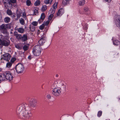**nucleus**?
<instances>
[{
  "label": "nucleus",
  "instance_id": "1",
  "mask_svg": "<svg viewBox=\"0 0 120 120\" xmlns=\"http://www.w3.org/2000/svg\"><path fill=\"white\" fill-rule=\"evenodd\" d=\"M29 108L28 105L26 104H22L17 107L16 113L18 116L20 118L27 119L30 118L32 116Z\"/></svg>",
  "mask_w": 120,
  "mask_h": 120
},
{
  "label": "nucleus",
  "instance_id": "2",
  "mask_svg": "<svg viewBox=\"0 0 120 120\" xmlns=\"http://www.w3.org/2000/svg\"><path fill=\"white\" fill-rule=\"evenodd\" d=\"M14 35L17 39L20 40L22 41L25 42L28 39L27 34H24L22 36L21 34H18L16 31H15L14 33Z\"/></svg>",
  "mask_w": 120,
  "mask_h": 120
},
{
  "label": "nucleus",
  "instance_id": "3",
  "mask_svg": "<svg viewBox=\"0 0 120 120\" xmlns=\"http://www.w3.org/2000/svg\"><path fill=\"white\" fill-rule=\"evenodd\" d=\"M41 50L40 47L38 45L35 46L32 49V52L33 54L36 56H39L41 54Z\"/></svg>",
  "mask_w": 120,
  "mask_h": 120
},
{
  "label": "nucleus",
  "instance_id": "4",
  "mask_svg": "<svg viewBox=\"0 0 120 120\" xmlns=\"http://www.w3.org/2000/svg\"><path fill=\"white\" fill-rule=\"evenodd\" d=\"M15 70L18 74L21 73L24 70V67L23 64L21 63H18L15 66Z\"/></svg>",
  "mask_w": 120,
  "mask_h": 120
},
{
  "label": "nucleus",
  "instance_id": "5",
  "mask_svg": "<svg viewBox=\"0 0 120 120\" xmlns=\"http://www.w3.org/2000/svg\"><path fill=\"white\" fill-rule=\"evenodd\" d=\"M10 43V41L6 39L4 37L0 38V45L7 47L9 45Z\"/></svg>",
  "mask_w": 120,
  "mask_h": 120
},
{
  "label": "nucleus",
  "instance_id": "6",
  "mask_svg": "<svg viewBox=\"0 0 120 120\" xmlns=\"http://www.w3.org/2000/svg\"><path fill=\"white\" fill-rule=\"evenodd\" d=\"M61 90V88L55 87L53 89L52 93L55 96H58L60 94Z\"/></svg>",
  "mask_w": 120,
  "mask_h": 120
},
{
  "label": "nucleus",
  "instance_id": "7",
  "mask_svg": "<svg viewBox=\"0 0 120 120\" xmlns=\"http://www.w3.org/2000/svg\"><path fill=\"white\" fill-rule=\"evenodd\" d=\"M0 31L1 33L3 34H8L7 30L6 24H3L0 26Z\"/></svg>",
  "mask_w": 120,
  "mask_h": 120
},
{
  "label": "nucleus",
  "instance_id": "8",
  "mask_svg": "<svg viewBox=\"0 0 120 120\" xmlns=\"http://www.w3.org/2000/svg\"><path fill=\"white\" fill-rule=\"evenodd\" d=\"M5 80H11L12 79V76L11 73L9 71L4 72Z\"/></svg>",
  "mask_w": 120,
  "mask_h": 120
},
{
  "label": "nucleus",
  "instance_id": "9",
  "mask_svg": "<svg viewBox=\"0 0 120 120\" xmlns=\"http://www.w3.org/2000/svg\"><path fill=\"white\" fill-rule=\"evenodd\" d=\"M6 1L4 2V7L6 9H11L12 6V4L8 0H6Z\"/></svg>",
  "mask_w": 120,
  "mask_h": 120
},
{
  "label": "nucleus",
  "instance_id": "10",
  "mask_svg": "<svg viewBox=\"0 0 120 120\" xmlns=\"http://www.w3.org/2000/svg\"><path fill=\"white\" fill-rule=\"evenodd\" d=\"M11 58V56L10 54L8 53H6L3 55V57L1 59H3L8 61Z\"/></svg>",
  "mask_w": 120,
  "mask_h": 120
},
{
  "label": "nucleus",
  "instance_id": "11",
  "mask_svg": "<svg viewBox=\"0 0 120 120\" xmlns=\"http://www.w3.org/2000/svg\"><path fill=\"white\" fill-rule=\"evenodd\" d=\"M37 103V101L36 99H32L30 101L29 105L31 107L34 108L36 106Z\"/></svg>",
  "mask_w": 120,
  "mask_h": 120
},
{
  "label": "nucleus",
  "instance_id": "12",
  "mask_svg": "<svg viewBox=\"0 0 120 120\" xmlns=\"http://www.w3.org/2000/svg\"><path fill=\"white\" fill-rule=\"evenodd\" d=\"M46 40V38L45 36L42 37L38 41V42L40 46L43 45Z\"/></svg>",
  "mask_w": 120,
  "mask_h": 120
},
{
  "label": "nucleus",
  "instance_id": "13",
  "mask_svg": "<svg viewBox=\"0 0 120 120\" xmlns=\"http://www.w3.org/2000/svg\"><path fill=\"white\" fill-rule=\"evenodd\" d=\"M115 22L116 26L120 28V17H117L116 19Z\"/></svg>",
  "mask_w": 120,
  "mask_h": 120
},
{
  "label": "nucleus",
  "instance_id": "14",
  "mask_svg": "<svg viewBox=\"0 0 120 120\" xmlns=\"http://www.w3.org/2000/svg\"><path fill=\"white\" fill-rule=\"evenodd\" d=\"M5 80L4 72L0 74V81H3Z\"/></svg>",
  "mask_w": 120,
  "mask_h": 120
},
{
  "label": "nucleus",
  "instance_id": "15",
  "mask_svg": "<svg viewBox=\"0 0 120 120\" xmlns=\"http://www.w3.org/2000/svg\"><path fill=\"white\" fill-rule=\"evenodd\" d=\"M64 13V10L62 8H61L58 11L57 13V15L58 16H61Z\"/></svg>",
  "mask_w": 120,
  "mask_h": 120
},
{
  "label": "nucleus",
  "instance_id": "16",
  "mask_svg": "<svg viewBox=\"0 0 120 120\" xmlns=\"http://www.w3.org/2000/svg\"><path fill=\"white\" fill-rule=\"evenodd\" d=\"M84 13L86 14H88L90 13L89 8L87 7H86L84 8Z\"/></svg>",
  "mask_w": 120,
  "mask_h": 120
},
{
  "label": "nucleus",
  "instance_id": "17",
  "mask_svg": "<svg viewBox=\"0 0 120 120\" xmlns=\"http://www.w3.org/2000/svg\"><path fill=\"white\" fill-rule=\"evenodd\" d=\"M10 21V19L8 17H6L4 19V21L6 23H9Z\"/></svg>",
  "mask_w": 120,
  "mask_h": 120
},
{
  "label": "nucleus",
  "instance_id": "18",
  "mask_svg": "<svg viewBox=\"0 0 120 120\" xmlns=\"http://www.w3.org/2000/svg\"><path fill=\"white\" fill-rule=\"evenodd\" d=\"M18 31L20 33H23L25 31L24 29L22 28H17Z\"/></svg>",
  "mask_w": 120,
  "mask_h": 120
},
{
  "label": "nucleus",
  "instance_id": "19",
  "mask_svg": "<svg viewBox=\"0 0 120 120\" xmlns=\"http://www.w3.org/2000/svg\"><path fill=\"white\" fill-rule=\"evenodd\" d=\"M113 44L116 46L119 45L120 44V42L117 40H115L113 41Z\"/></svg>",
  "mask_w": 120,
  "mask_h": 120
},
{
  "label": "nucleus",
  "instance_id": "20",
  "mask_svg": "<svg viewBox=\"0 0 120 120\" xmlns=\"http://www.w3.org/2000/svg\"><path fill=\"white\" fill-rule=\"evenodd\" d=\"M19 22L22 25H23L25 24L24 20L22 18H21L19 19Z\"/></svg>",
  "mask_w": 120,
  "mask_h": 120
},
{
  "label": "nucleus",
  "instance_id": "21",
  "mask_svg": "<svg viewBox=\"0 0 120 120\" xmlns=\"http://www.w3.org/2000/svg\"><path fill=\"white\" fill-rule=\"evenodd\" d=\"M47 9V6L45 5H43L41 8V11H45Z\"/></svg>",
  "mask_w": 120,
  "mask_h": 120
},
{
  "label": "nucleus",
  "instance_id": "22",
  "mask_svg": "<svg viewBox=\"0 0 120 120\" xmlns=\"http://www.w3.org/2000/svg\"><path fill=\"white\" fill-rule=\"evenodd\" d=\"M85 3V0H82L79 2V4L80 6L84 5Z\"/></svg>",
  "mask_w": 120,
  "mask_h": 120
},
{
  "label": "nucleus",
  "instance_id": "23",
  "mask_svg": "<svg viewBox=\"0 0 120 120\" xmlns=\"http://www.w3.org/2000/svg\"><path fill=\"white\" fill-rule=\"evenodd\" d=\"M69 0H63L62 3L63 4L65 5H66L67 4H68Z\"/></svg>",
  "mask_w": 120,
  "mask_h": 120
},
{
  "label": "nucleus",
  "instance_id": "24",
  "mask_svg": "<svg viewBox=\"0 0 120 120\" xmlns=\"http://www.w3.org/2000/svg\"><path fill=\"white\" fill-rule=\"evenodd\" d=\"M53 0H45L44 1L45 3L46 4H51V2Z\"/></svg>",
  "mask_w": 120,
  "mask_h": 120
},
{
  "label": "nucleus",
  "instance_id": "25",
  "mask_svg": "<svg viewBox=\"0 0 120 120\" xmlns=\"http://www.w3.org/2000/svg\"><path fill=\"white\" fill-rule=\"evenodd\" d=\"M21 15V14L20 13H16L17 18L15 19V20H18V19L20 18Z\"/></svg>",
  "mask_w": 120,
  "mask_h": 120
},
{
  "label": "nucleus",
  "instance_id": "26",
  "mask_svg": "<svg viewBox=\"0 0 120 120\" xmlns=\"http://www.w3.org/2000/svg\"><path fill=\"white\" fill-rule=\"evenodd\" d=\"M12 65V63L10 62H8L7 63L6 67L8 68H10L11 66Z\"/></svg>",
  "mask_w": 120,
  "mask_h": 120
},
{
  "label": "nucleus",
  "instance_id": "27",
  "mask_svg": "<svg viewBox=\"0 0 120 120\" xmlns=\"http://www.w3.org/2000/svg\"><path fill=\"white\" fill-rule=\"evenodd\" d=\"M40 3V2L39 0H37L34 3V5L35 6H38L39 5Z\"/></svg>",
  "mask_w": 120,
  "mask_h": 120
},
{
  "label": "nucleus",
  "instance_id": "28",
  "mask_svg": "<svg viewBox=\"0 0 120 120\" xmlns=\"http://www.w3.org/2000/svg\"><path fill=\"white\" fill-rule=\"evenodd\" d=\"M53 7L54 9L52 10H52V13H54L55 9L57 7V5L56 4L55 5V4H54L53 5Z\"/></svg>",
  "mask_w": 120,
  "mask_h": 120
},
{
  "label": "nucleus",
  "instance_id": "29",
  "mask_svg": "<svg viewBox=\"0 0 120 120\" xmlns=\"http://www.w3.org/2000/svg\"><path fill=\"white\" fill-rule=\"evenodd\" d=\"M7 9L8 10L7 11V14L9 15H11L12 13L11 11L9 9Z\"/></svg>",
  "mask_w": 120,
  "mask_h": 120
},
{
  "label": "nucleus",
  "instance_id": "30",
  "mask_svg": "<svg viewBox=\"0 0 120 120\" xmlns=\"http://www.w3.org/2000/svg\"><path fill=\"white\" fill-rule=\"evenodd\" d=\"M23 49L24 51H26L28 49V46L26 45H25L23 47Z\"/></svg>",
  "mask_w": 120,
  "mask_h": 120
},
{
  "label": "nucleus",
  "instance_id": "31",
  "mask_svg": "<svg viewBox=\"0 0 120 120\" xmlns=\"http://www.w3.org/2000/svg\"><path fill=\"white\" fill-rule=\"evenodd\" d=\"M31 3L30 0H27L26 1V5L28 6H30Z\"/></svg>",
  "mask_w": 120,
  "mask_h": 120
},
{
  "label": "nucleus",
  "instance_id": "32",
  "mask_svg": "<svg viewBox=\"0 0 120 120\" xmlns=\"http://www.w3.org/2000/svg\"><path fill=\"white\" fill-rule=\"evenodd\" d=\"M30 30L31 31L33 32L34 31L35 29V27L33 26H30Z\"/></svg>",
  "mask_w": 120,
  "mask_h": 120
},
{
  "label": "nucleus",
  "instance_id": "33",
  "mask_svg": "<svg viewBox=\"0 0 120 120\" xmlns=\"http://www.w3.org/2000/svg\"><path fill=\"white\" fill-rule=\"evenodd\" d=\"M45 14L44 13H42L41 14V17L40 18H41V19L44 20V19L45 18Z\"/></svg>",
  "mask_w": 120,
  "mask_h": 120
},
{
  "label": "nucleus",
  "instance_id": "34",
  "mask_svg": "<svg viewBox=\"0 0 120 120\" xmlns=\"http://www.w3.org/2000/svg\"><path fill=\"white\" fill-rule=\"evenodd\" d=\"M45 26V24H43L40 26V29L41 30H42L44 29Z\"/></svg>",
  "mask_w": 120,
  "mask_h": 120
},
{
  "label": "nucleus",
  "instance_id": "35",
  "mask_svg": "<svg viewBox=\"0 0 120 120\" xmlns=\"http://www.w3.org/2000/svg\"><path fill=\"white\" fill-rule=\"evenodd\" d=\"M15 47L19 49H22L21 47L18 44L15 45Z\"/></svg>",
  "mask_w": 120,
  "mask_h": 120
},
{
  "label": "nucleus",
  "instance_id": "36",
  "mask_svg": "<svg viewBox=\"0 0 120 120\" xmlns=\"http://www.w3.org/2000/svg\"><path fill=\"white\" fill-rule=\"evenodd\" d=\"M102 114V112L101 111H99L98 112L97 116L98 117H99Z\"/></svg>",
  "mask_w": 120,
  "mask_h": 120
},
{
  "label": "nucleus",
  "instance_id": "37",
  "mask_svg": "<svg viewBox=\"0 0 120 120\" xmlns=\"http://www.w3.org/2000/svg\"><path fill=\"white\" fill-rule=\"evenodd\" d=\"M6 25L7 29V28H8L10 29H11V27L10 24H6Z\"/></svg>",
  "mask_w": 120,
  "mask_h": 120
},
{
  "label": "nucleus",
  "instance_id": "38",
  "mask_svg": "<svg viewBox=\"0 0 120 120\" xmlns=\"http://www.w3.org/2000/svg\"><path fill=\"white\" fill-rule=\"evenodd\" d=\"M11 15L12 18H14L15 19L16 18V14L14 13H12Z\"/></svg>",
  "mask_w": 120,
  "mask_h": 120
},
{
  "label": "nucleus",
  "instance_id": "39",
  "mask_svg": "<svg viewBox=\"0 0 120 120\" xmlns=\"http://www.w3.org/2000/svg\"><path fill=\"white\" fill-rule=\"evenodd\" d=\"M38 22H37L34 21L32 23V24L34 26H37L38 25Z\"/></svg>",
  "mask_w": 120,
  "mask_h": 120
},
{
  "label": "nucleus",
  "instance_id": "40",
  "mask_svg": "<svg viewBox=\"0 0 120 120\" xmlns=\"http://www.w3.org/2000/svg\"><path fill=\"white\" fill-rule=\"evenodd\" d=\"M38 11L37 10L35 9L34 11V14L35 15H36L38 14Z\"/></svg>",
  "mask_w": 120,
  "mask_h": 120
},
{
  "label": "nucleus",
  "instance_id": "41",
  "mask_svg": "<svg viewBox=\"0 0 120 120\" xmlns=\"http://www.w3.org/2000/svg\"><path fill=\"white\" fill-rule=\"evenodd\" d=\"M15 60V58H13L11 60L10 62L12 64L13 63Z\"/></svg>",
  "mask_w": 120,
  "mask_h": 120
},
{
  "label": "nucleus",
  "instance_id": "42",
  "mask_svg": "<svg viewBox=\"0 0 120 120\" xmlns=\"http://www.w3.org/2000/svg\"><path fill=\"white\" fill-rule=\"evenodd\" d=\"M43 19L40 18L38 20V22L39 23H40L43 21Z\"/></svg>",
  "mask_w": 120,
  "mask_h": 120
},
{
  "label": "nucleus",
  "instance_id": "43",
  "mask_svg": "<svg viewBox=\"0 0 120 120\" xmlns=\"http://www.w3.org/2000/svg\"><path fill=\"white\" fill-rule=\"evenodd\" d=\"M53 15L52 14L50 15L48 17L49 19L50 20H51L52 18V17H53Z\"/></svg>",
  "mask_w": 120,
  "mask_h": 120
},
{
  "label": "nucleus",
  "instance_id": "44",
  "mask_svg": "<svg viewBox=\"0 0 120 120\" xmlns=\"http://www.w3.org/2000/svg\"><path fill=\"white\" fill-rule=\"evenodd\" d=\"M62 86H63V89H64V91H66V86H65L64 85V84L63 83H62Z\"/></svg>",
  "mask_w": 120,
  "mask_h": 120
},
{
  "label": "nucleus",
  "instance_id": "45",
  "mask_svg": "<svg viewBox=\"0 0 120 120\" xmlns=\"http://www.w3.org/2000/svg\"><path fill=\"white\" fill-rule=\"evenodd\" d=\"M47 98L48 99H50L51 98V97L50 94H48L47 96Z\"/></svg>",
  "mask_w": 120,
  "mask_h": 120
},
{
  "label": "nucleus",
  "instance_id": "46",
  "mask_svg": "<svg viewBox=\"0 0 120 120\" xmlns=\"http://www.w3.org/2000/svg\"><path fill=\"white\" fill-rule=\"evenodd\" d=\"M10 2H11L13 3H14L16 2V0H10Z\"/></svg>",
  "mask_w": 120,
  "mask_h": 120
},
{
  "label": "nucleus",
  "instance_id": "47",
  "mask_svg": "<svg viewBox=\"0 0 120 120\" xmlns=\"http://www.w3.org/2000/svg\"><path fill=\"white\" fill-rule=\"evenodd\" d=\"M49 20H47L46 22L45 25L47 26L48 25L49 23Z\"/></svg>",
  "mask_w": 120,
  "mask_h": 120
},
{
  "label": "nucleus",
  "instance_id": "48",
  "mask_svg": "<svg viewBox=\"0 0 120 120\" xmlns=\"http://www.w3.org/2000/svg\"><path fill=\"white\" fill-rule=\"evenodd\" d=\"M11 72L13 75H14L15 74V71L14 70H11Z\"/></svg>",
  "mask_w": 120,
  "mask_h": 120
},
{
  "label": "nucleus",
  "instance_id": "49",
  "mask_svg": "<svg viewBox=\"0 0 120 120\" xmlns=\"http://www.w3.org/2000/svg\"><path fill=\"white\" fill-rule=\"evenodd\" d=\"M22 16L24 18L26 17V15L25 13H23Z\"/></svg>",
  "mask_w": 120,
  "mask_h": 120
},
{
  "label": "nucleus",
  "instance_id": "50",
  "mask_svg": "<svg viewBox=\"0 0 120 120\" xmlns=\"http://www.w3.org/2000/svg\"><path fill=\"white\" fill-rule=\"evenodd\" d=\"M32 58V56H29L28 57V58L30 60Z\"/></svg>",
  "mask_w": 120,
  "mask_h": 120
},
{
  "label": "nucleus",
  "instance_id": "51",
  "mask_svg": "<svg viewBox=\"0 0 120 120\" xmlns=\"http://www.w3.org/2000/svg\"><path fill=\"white\" fill-rule=\"evenodd\" d=\"M105 0V1L107 2L108 3H109V2H110L111 1V0Z\"/></svg>",
  "mask_w": 120,
  "mask_h": 120
},
{
  "label": "nucleus",
  "instance_id": "52",
  "mask_svg": "<svg viewBox=\"0 0 120 120\" xmlns=\"http://www.w3.org/2000/svg\"><path fill=\"white\" fill-rule=\"evenodd\" d=\"M2 17L1 15H0V20H1L2 19Z\"/></svg>",
  "mask_w": 120,
  "mask_h": 120
},
{
  "label": "nucleus",
  "instance_id": "53",
  "mask_svg": "<svg viewBox=\"0 0 120 120\" xmlns=\"http://www.w3.org/2000/svg\"><path fill=\"white\" fill-rule=\"evenodd\" d=\"M58 76H59V75L58 74H56V77H58Z\"/></svg>",
  "mask_w": 120,
  "mask_h": 120
},
{
  "label": "nucleus",
  "instance_id": "54",
  "mask_svg": "<svg viewBox=\"0 0 120 120\" xmlns=\"http://www.w3.org/2000/svg\"><path fill=\"white\" fill-rule=\"evenodd\" d=\"M2 69L1 68H0V72L1 71H2Z\"/></svg>",
  "mask_w": 120,
  "mask_h": 120
},
{
  "label": "nucleus",
  "instance_id": "55",
  "mask_svg": "<svg viewBox=\"0 0 120 120\" xmlns=\"http://www.w3.org/2000/svg\"><path fill=\"white\" fill-rule=\"evenodd\" d=\"M10 33L11 34H13V33L12 32H10Z\"/></svg>",
  "mask_w": 120,
  "mask_h": 120
},
{
  "label": "nucleus",
  "instance_id": "56",
  "mask_svg": "<svg viewBox=\"0 0 120 120\" xmlns=\"http://www.w3.org/2000/svg\"><path fill=\"white\" fill-rule=\"evenodd\" d=\"M11 31H13V29H11Z\"/></svg>",
  "mask_w": 120,
  "mask_h": 120
}]
</instances>
